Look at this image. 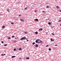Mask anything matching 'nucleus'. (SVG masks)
I'll use <instances>...</instances> for the list:
<instances>
[{"label": "nucleus", "mask_w": 61, "mask_h": 61, "mask_svg": "<svg viewBox=\"0 0 61 61\" xmlns=\"http://www.w3.org/2000/svg\"><path fill=\"white\" fill-rule=\"evenodd\" d=\"M26 39V37H25V36L23 37L20 39L21 40H25V39Z\"/></svg>", "instance_id": "f257e3e1"}, {"label": "nucleus", "mask_w": 61, "mask_h": 61, "mask_svg": "<svg viewBox=\"0 0 61 61\" xmlns=\"http://www.w3.org/2000/svg\"><path fill=\"white\" fill-rule=\"evenodd\" d=\"M20 20L21 22H24V20L23 19H20Z\"/></svg>", "instance_id": "f03ea898"}, {"label": "nucleus", "mask_w": 61, "mask_h": 61, "mask_svg": "<svg viewBox=\"0 0 61 61\" xmlns=\"http://www.w3.org/2000/svg\"><path fill=\"white\" fill-rule=\"evenodd\" d=\"M38 42V39H37V40L36 41V43H37Z\"/></svg>", "instance_id": "7ed1b4c3"}, {"label": "nucleus", "mask_w": 61, "mask_h": 61, "mask_svg": "<svg viewBox=\"0 0 61 61\" xmlns=\"http://www.w3.org/2000/svg\"><path fill=\"white\" fill-rule=\"evenodd\" d=\"M15 56H12L11 57V58H14V57H15Z\"/></svg>", "instance_id": "20e7f679"}, {"label": "nucleus", "mask_w": 61, "mask_h": 61, "mask_svg": "<svg viewBox=\"0 0 61 61\" xmlns=\"http://www.w3.org/2000/svg\"><path fill=\"white\" fill-rule=\"evenodd\" d=\"M42 30H43V29H42V28L40 29H39V31H42Z\"/></svg>", "instance_id": "39448f33"}, {"label": "nucleus", "mask_w": 61, "mask_h": 61, "mask_svg": "<svg viewBox=\"0 0 61 61\" xmlns=\"http://www.w3.org/2000/svg\"><path fill=\"white\" fill-rule=\"evenodd\" d=\"M35 47H38V45H36L35 46Z\"/></svg>", "instance_id": "423d86ee"}, {"label": "nucleus", "mask_w": 61, "mask_h": 61, "mask_svg": "<svg viewBox=\"0 0 61 61\" xmlns=\"http://www.w3.org/2000/svg\"><path fill=\"white\" fill-rule=\"evenodd\" d=\"M36 21H38V19H34Z\"/></svg>", "instance_id": "0eeeda50"}, {"label": "nucleus", "mask_w": 61, "mask_h": 61, "mask_svg": "<svg viewBox=\"0 0 61 61\" xmlns=\"http://www.w3.org/2000/svg\"><path fill=\"white\" fill-rule=\"evenodd\" d=\"M19 50H20V51H21V50H22V48H19Z\"/></svg>", "instance_id": "6e6552de"}, {"label": "nucleus", "mask_w": 61, "mask_h": 61, "mask_svg": "<svg viewBox=\"0 0 61 61\" xmlns=\"http://www.w3.org/2000/svg\"><path fill=\"white\" fill-rule=\"evenodd\" d=\"M48 24L49 25H50L51 24V22H49L48 23Z\"/></svg>", "instance_id": "1a4fd4ad"}, {"label": "nucleus", "mask_w": 61, "mask_h": 61, "mask_svg": "<svg viewBox=\"0 0 61 61\" xmlns=\"http://www.w3.org/2000/svg\"><path fill=\"white\" fill-rule=\"evenodd\" d=\"M35 34H38V32L37 31H36L35 32Z\"/></svg>", "instance_id": "9d476101"}, {"label": "nucleus", "mask_w": 61, "mask_h": 61, "mask_svg": "<svg viewBox=\"0 0 61 61\" xmlns=\"http://www.w3.org/2000/svg\"><path fill=\"white\" fill-rule=\"evenodd\" d=\"M5 25H3L2 27V28H5Z\"/></svg>", "instance_id": "9b49d317"}, {"label": "nucleus", "mask_w": 61, "mask_h": 61, "mask_svg": "<svg viewBox=\"0 0 61 61\" xmlns=\"http://www.w3.org/2000/svg\"><path fill=\"white\" fill-rule=\"evenodd\" d=\"M56 8H58V9H59V7L58 6H56Z\"/></svg>", "instance_id": "f8f14e48"}, {"label": "nucleus", "mask_w": 61, "mask_h": 61, "mask_svg": "<svg viewBox=\"0 0 61 61\" xmlns=\"http://www.w3.org/2000/svg\"><path fill=\"white\" fill-rule=\"evenodd\" d=\"M26 59H29V57H27L26 58Z\"/></svg>", "instance_id": "ddd939ff"}, {"label": "nucleus", "mask_w": 61, "mask_h": 61, "mask_svg": "<svg viewBox=\"0 0 61 61\" xmlns=\"http://www.w3.org/2000/svg\"><path fill=\"white\" fill-rule=\"evenodd\" d=\"M51 41H54V40L52 39H51Z\"/></svg>", "instance_id": "4468645a"}, {"label": "nucleus", "mask_w": 61, "mask_h": 61, "mask_svg": "<svg viewBox=\"0 0 61 61\" xmlns=\"http://www.w3.org/2000/svg\"><path fill=\"white\" fill-rule=\"evenodd\" d=\"M5 55V54H2L1 56H4V55Z\"/></svg>", "instance_id": "2eb2a0df"}, {"label": "nucleus", "mask_w": 61, "mask_h": 61, "mask_svg": "<svg viewBox=\"0 0 61 61\" xmlns=\"http://www.w3.org/2000/svg\"><path fill=\"white\" fill-rule=\"evenodd\" d=\"M49 51H51V49L50 48H49Z\"/></svg>", "instance_id": "dca6fc26"}, {"label": "nucleus", "mask_w": 61, "mask_h": 61, "mask_svg": "<svg viewBox=\"0 0 61 61\" xmlns=\"http://www.w3.org/2000/svg\"><path fill=\"white\" fill-rule=\"evenodd\" d=\"M8 39H11V37H8Z\"/></svg>", "instance_id": "f3484780"}, {"label": "nucleus", "mask_w": 61, "mask_h": 61, "mask_svg": "<svg viewBox=\"0 0 61 61\" xmlns=\"http://www.w3.org/2000/svg\"><path fill=\"white\" fill-rule=\"evenodd\" d=\"M40 43H42V41L41 40H40Z\"/></svg>", "instance_id": "a211bd4d"}, {"label": "nucleus", "mask_w": 61, "mask_h": 61, "mask_svg": "<svg viewBox=\"0 0 61 61\" xmlns=\"http://www.w3.org/2000/svg\"><path fill=\"white\" fill-rule=\"evenodd\" d=\"M26 39L27 40V42H28V39H27V38H26Z\"/></svg>", "instance_id": "6ab92c4d"}, {"label": "nucleus", "mask_w": 61, "mask_h": 61, "mask_svg": "<svg viewBox=\"0 0 61 61\" xmlns=\"http://www.w3.org/2000/svg\"><path fill=\"white\" fill-rule=\"evenodd\" d=\"M11 37H12V38H13L14 37H15V36H12Z\"/></svg>", "instance_id": "aec40b11"}, {"label": "nucleus", "mask_w": 61, "mask_h": 61, "mask_svg": "<svg viewBox=\"0 0 61 61\" xmlns=\"http://www.w3.org/2000/svg\"><path fill=\"white\" fill-rule=\"evenodd\" d=\"M7 45V44H5L4 45V46H6Z\"/></svg>", "instance_id": "412c9836"}, {"label": "nucleus", "mask_w": 61, "mask_h": 61, "mask_svg": "<svg viewBox=\"0 0 61 61\" xmlns=\"http://www.w3.org/2000/svg\"><path fill=\"white\" fill-rule=\"evenodd\" d=\"M42 12L43 13H45L46 12V11H42Z\"/></svg>", "instance_id": "4be33fe9"}, {"label": "nucleus", "mask_w": 61, "mask_h": 61, "mask_svg": "<svg viewBox=\"0 0 61 61\" xmlns=\"http://www.w3.org/2000/svg\"><path fill=\"white\" fill-rule=\"evenodd\" d=\"M11 24L12 25H14V23L12 22L11 23Z\"/></svg>", "instance_id": "5701e85b"}, {"label": "nucleus", "mask_w": 61, "mask_h": 61, "mask_svg": "<svg viewBox=\"0 0 61 61\" xmlns=\"http://www.w3.org/2000/svg\"><path fill=\"white\" fill-rule=\"evenodd\" d=\"M35 42H33L32 43V45H35Z\"/></svg>", "instance_id": "b1692460"}, {"label": "nucleus", "mask_w": 61, "mask_h": 61, "mask_svg": "<svg viewBox=\"0 0 61 61\" xmlns=\"http://www.w3.org/2000/svg\"><path fill=\"white\" fill-rule=\"evenodd\" d=\"M28 8V7H27L25 8V9H27Z\"/></svg>", "instance_id": "393cba45"}, {"label": "nucleus", "mask_w": 61, "mask_h": 61, "mask_svg": "<svg viewBox=\"0 0 61 61\" xmlns=\"http://www.w3.org/2000/svg\"><path fill=\"white\" fill-rule=\"evenodd\" d=\"M61 22V20H60L58 22L59 23V22Z\"/></svg>", "instance_id": "a878e982"}, {"label": "nucleus", "mask_w": 61, "mask_h": 61, "mask_svg": "<svg viewBox=\"0 0 61 61\" xmlns=\"http://www.w3.org/2000/svg\"><path fill=\"white\" fill-rule=\"evenodd\" d=\"M14 51H16V49H14Z\"/></svg>", "instance_id": "bb28decb"}, {"label": "nucleus", "mask_w": 61, "mask_h": 61, "mask_svg": "<svg viewBox=\"0 0 61 61\" xmlns=\"http://www.w3.org/2000/svg\"><path fill=\"white\" fill-rule=\"evenodd\" d=\"M46 7H47V8H49V7L48 6H46Z\"/></svg>", "instance_id": "cd10ccee"}, {"label": "nucleus", "mask_w": 61, "mask_h": 61, "mask_svg": "<svg viewBox=\"0 0 61 61\" xmlns=\"http://www.w3.org/2000/svg\"><path fill=\"white\" fill-rule=\"evenodd\" d=\"M25 34H27V33L26 32H25Z\"/></svg>", "instance_id": "c85d7f7f"}, {"label": "nucleus", "mask_w": 61, "mask_h": 61, "mask_svg": "<svg viewBox=\"0 0 61 61\" xmlns=\"http://www.w3.org/2000/svg\"><path fill=\"white\" fill-rule=\"evenodd\" d=\"M1 43H4V42L3 41H1Z\"/></svg>", "instance_id": "c756f323"}, {"label": "nucleus", "mask_w": 61, "mask_h": 61, "mask_svg": "<svg viewBox=\"0 0 61 61\" xmlns=\"http://www.w3.org/2000/svg\"><path fill=\"white\" fill-rule=\"evenodd\" d=\"M38 44H39V43H40V42H38L37 43Z\"/></svg>", "instance_id": "7c9ffc66"}, {"label": "nucleus", "mask_w": 61, "mask_h": 61, "mask_svg": "<svg viewBox=\"0 0 61 61\" xmlns=\"http://www.w3.org/2000/svg\"><path fill=\"white\" fill-rule=\"evenodd\" d=\"M48 46H49L47 45L46 46V47H48Z\"/></svg>", "instance_id": "2f4dec72"}, {"label": "nucleus", "mask_w": 61, "mask_h": 61, "mask_svg": "<svg viewBox=\"0 0 61 61\" xmlns=\"http://www.w3.org/2000/svg\"><path fill=\"white\" fill-rule=\"evenodd\" d=\"M21 16V15H19V16Z\"/></svg>", "instance_id": "473e14b6"}, {"label": "nucleus", "mask_w": 61, "mask_h": 61, "mask_svg": "<svg viewBox=\"0 0 61 61\" xmlns=\"http://www.w3.org/2000/svg\"><path fill=\"white\" fill-rule=\"evenodd\" d=\"M51 34H52V35H55V34H54V33H52Z\"/></svg>", "instance_id": "72a5a7b5"}, {"label": "nucleus", "mask_w": 61, "mask_h": 61, "mask_svg": "<svg viewBox=\"0 0 61 61\" xmlns=\"http://www.w3.org/2000/svg\"><path fill=\"white\" fill-rule=\"evenodd\" d=\"M55 46H57V45H55Z\"/></svg>", "instance_id": "f704fd0d"}, {"label": "nucleus", "mask_w": 61, "mask_h": 61, "mask_svg": "<svg viewBox=\"0 0 61 61\" xmlns=\"http://www.w3.org/2000/svg\"><path fill=\"white\" fill-rule=\"evenodd\" d=\"M14 43H15V42H16V41H14Z\"/></svg>", "instance_id": "c9c22d12"}, {"label": "nucleus", "mask_w": 61, "mask_h": 61, "mask_svg": "<svg viewBox=\"0 0 61 61\" xmlns=\"http://www.w3.org/2000/svg\"><path fill=\"white\" fill-rule=\"evenodd\" d=\"M36 11H37V10H35V12H36Z\"/></svg>", "instance_id": "e433bc0d"}, {"label": "nucleus", "mask_w": 61, "mask_h": 61, "mask_svg": "<svg viewBox=\"0 0 61 61\" xmlns=\"http://www.w3.org/2000/svg\"><path fill=\"white\" fill-rule=\"evenodd\" d=\"M38 41H40V40H38Z\"/></svg>", "instance_id": "4c0bfd02"}, {"label": "nucleus", "mask_w": 61, "mask_h": 61, "mask_svg": "<svg viewBox=\"0 0 61 61\" xmlns=\"http://www.w3.org/2000/svg\"><path fill=\"white\" fill-rule=\"evenodd\" d=\"M53 27H54V26H53L52 27H51V28H53Z\"/></svg>", "instance_id": "58836bf2"}, {"label": "nucleus", "mask_w": 61, "mask_h": 61, "mask_svg": "<svg viewBox=\"0 0 61 61\" xmlns=\"http://www.w3.org/2000/svg\"><path fill=\"white\" fill-rule=\"evenodd\" d=\"M9 10H8V12H9Z\"/></svg>", "instance_id": "ea45409f"}, {"label": "nucleus", "mask_w": 61, "mask_h": 61, "mask_svg": "<svg viewBox=\"0 0 61 61\" xmlns=\"http://www.w3.org/2000/svg\"><path fill=\"white\" fill-rule=\"evenodd\" d=\"M60 12H61V10H59Z\"/></svg>", "instance_id": "a19ab883"}, {"label": "nucleus", "mask_w": 61, "mask_h": 61, "mask_svg": "<svg viewBox=\"0 0 61 61\" xmlns=\"http://www.w3.org/2000/svg\"><path fill=\"white\" fill-rule=\"evenodd\" d=\"M19 59H21V58H19Z\"/></svg>", "instance_id": "79ce46f5"}, {"label": "nucleus", "mask_w": 61, "mask_h": 61, "mask_svg": "<svg viewBox=\"0 0 61 61\" xmlns=\"http://www.w3.org/2000/svg\"><path fill=\"white\" fill-rule=\"evenodd\" d=\"M7 11H8V9H7Z\"/></svg>", "instance_id": "37998d69"}, {"label": "nucleus", "mask_w": 61, "mask_h": 61, "mask_svg": "<svg viewBox=\"0 0 61 61\" xmlns=\"http://www.w3.org/2000/svg\"><path fill=\"white\" fill-rule=\"evenodd\" d=\"M49 19H50L49 18V19H48V20H49Z\"/></svg>", "instance_id": "c03bdc74"}, {"label": "nucleus", "mask_w": 61, "mask_h": 61, "mask_svg": "<svg viewBox=\"0 0 61 61\" xmlns=\"http://www.w3.org/2000/svg\"><path fill=\"white\" fill-rule=\"evenodd\" d=\"M60 26H61V24L60 25Z\"/></svg>", "instance_id": "a18cd8bd"}, {"label": "nucleus", "mask_w": 61, "mask_h": 61, "mask_svg": "<svg viewBox=\"0 0 61 61\" xmlns=\"http://www.w3.org/2000/svg\"><path fill=\"white\" fill-rule=\"evenodd\" d=\"M15 39H17L16 38H15Z\"/></svg>", "instance_id": "49530a36"}, {"label": "nucleus", "mask_w": 61, "mask_h": 61, "mask_svg": "<svg viewBox=\"0 0 61 61\" xmlns=\"http://www.w3.org/2000/svg\"><path fill=\"white\" fill-rule=\"evenodd\" d=\"M1 45V44H0V45Z\"/></svg>", "instance_id": "de8ad7c7"}]
</instances>
